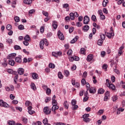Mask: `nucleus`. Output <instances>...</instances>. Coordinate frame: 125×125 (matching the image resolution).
Masks as SVG:
<instances>
[{"label":"nucleus","mask_w":125,"mask_h":125,"mask_svg":"<svg viewBox=\"0 0 125 125\" xmlns=\"http://www.w3.org/2000/svg\"><path fill=\"white\" fill-rule=\"evenodd\" d=\"M42 123L44 125L48 124V120H47V118H44L42 121Z\"/></svg>","instance_id":"7c9ffc66"},{"label":"nucleus","mask_w":125,"mask_h":125,"mask_svg":"<svg viewBox=\"0 0 125 125\" xmlns=\"http://www.w3.org/2000/svg\"><path fill=\"white\" fill-rule=\"evenodd\" d=\"M63 105L65 109H68L69 108V104H68V102H67V101L64 102Z\"/></svg>","instance_id":"72a5a7b5"},{"label":"nucleus","mask_w":125,"mask_h":125,"mask_svg":"<svg viewBox=\"0 0 125 125\" xmlns=\"http://www.w3.org/2000/svg\"><path fill=\"white\" fill-rule=\"evenodd\" d=\"M27 109L28 110V113L30 114V115H33V114H34L35 111H32V109H33V107L32 106L29 105Z\"/></svg>","instance_id":"1a4fd4ad"},{"label":"nucleus","mask_w":125,"mask_h":125,"mask_svg":"<svg viewBox=\"0 0 125 125\" xmlns=\"http://www.w3.org/2000/svg\"><path fill=\"white\" fill-rule=\"evenodd\" d=\"M91 19L92 21H93L94 22H96V21H97V19H96V16L94 15H93L92 16Z\"/></svg>","instance_id":"c756f323"},{"label":"nucleus","mask_w":125,"mask_h":125,"mask_svg":"<svg viewBox=\"0 0 125 125\" xmlns=\"http://www.w3.org/2000/svg\"><path fill=\"white\" fill-rule=\"evenodd\" d=\"M69 59L70 62H74V61H75L74 57H70L69 58Z\"/></svg>","instance_id":"0e129e2a"},{"label":"nucleus","mask_w":125,"mask_h":125,"mask_svg":"<svg viewBox=\"0 0 125 125\" xmlns=\"http://www.w3.org/2000/svg\"><path fill=\"white\" fill-rule=\"evenodd\" d=\"M58 36L60 40H61V41H64V35H63V33H61L60 30H59L58 32Z\"/></svg>","instance_id":"39448f33"},{"label":"nucleus","mask_w":125,"mask_h":125,"mask_svg":"<svg viewBox=\"0 0 125 125\" xmlns=\"http://www.w3.org/2000/svg\"><path fill=\"white\" fill-rule=\"evenodd\" d=\"M15 61L17 62V63H21L22 62V59H21V57H17L15 58Z\"/></svg>","instance_id":"4468645a"},{"label":"nucleus","mask_w":125,"mask_h":125,"mask_svg":"<svg viewBox=\"0 0 125 125\" xmlns=\"http://www.w3.org/2000/svg\"><path fill=\"white\" fill-rule=\"evenodd\" d=\"M121 85H122V87L125 89V83L122 81V83H121Z\"/></svg>","instance_id":"338daca9"},{"label":"nucleus","mask_w":125,"mask_h":125,"mask_svg":"<svg viewBox=\"0 0 125 125\" xmlns=\"http://www.w3.org/2000/svg\"><path fill=\"white\" fill-rule=\"evenodd\" d=\"M93 26H94V27H95V28H97V29H98V30H99V29H100V25H97V24H96V23H95V22H94L93 23Z\"/></svg>","instance_id":"f704fd0d"},{"label":"nucleus","mask_w":125,"mask_h":125,"mask_svg":"<svg viewBox=\"0 0 125 125\" xmlns=\"http://www.w3.org/2000/svg\"><path fill=\"white\" fill-rule=\"evenodd\" d=\"M77 104V101L75 100H72L71 102V105L72 106H74Z\"/></svg>","instance_id":"a18cd8bd"},{"label":"nucleus","mask_w":125,"mask_h":125,"mask_svg":"<svg viewBox=\"0 0 125 125\" xmlns=\"http://www.w3.org/2000/svg\"><path fill=\"white\" fill-rule=\"evenodd\" d=\"M23 2L26 4H28V5L32 4V1L31 0H24Z\"/></svg>","instance_id":"412c9836"},{"label":"nucleus","mask_w":125,"mask_h":125,"mask_svg":"<svg viewBox=\"0 0 125 125\" xmlns=\"http://www.w3.org/2000/svg\"><path fill=\"white\" fill-rule=\"evenodd\" d=\"M6 29L8 31H10L12 29V26L10 24H8L6 26Z\"/></svg>","instance_id":"58836bf2"},{"label":"nucleus","mask_w":125,"mask_h":125,"mask_svg":"<svg viewBox=\"0 0 125 125\" xmlns=\"http://www.w3.org/2000/svg\"><path fill=\"white\" fill-rule=\"evenodd\" d=\"M8 124L9 125H15V122H14V121H9Z\"/></svg>","instance_id":"bf43d9fd"},{"label":"nucleus","mask_w":125,"mask_h":125,"mask_svg":"<svg viewBox=\"0 0 125 125\" xmlns=\"http://www.w3.org/2000/svg\"><path fill=\"white\" fill-rule=\"evenodd\" d=\"M42 88L44 89V90H46L48 88V87L46 85L43 84L42 86Z\"/></svg>","instance_id":"052dcab7"},{"label":"nucleus","mask_w":125,"mask_h":125,"mask_svg":"<svg viewBox=\"0 0 125 125\" xmlns=\"http://www.w3.org/2000/svg\"><path fill=\"white\" fill-rule=\"evenodd\" d=\"M14 64H15V62L14 60H9V64L11 65V66H14Z\"/></svg>","instance_id":"a878e982"},{"label":"nucleus","mask_w":125,"mask_h":125,"mask_svg":"<svg viewBox=\"0 0 125 125\" xmlns=\"http://www.w3.org/2000/svg\"><path fill=\"white\" fill-rule=\"evenodd\" d=\"M14 20H15V22H20V18H19V17L16 16V17H15Z\"/></svg>","instance_id":"de8ad7c7"},{"label":"nucleus","mask_w":125,"mask_h":125,"mask_svg":"<svg viewBox=\"0 0 125 125\" xmlns=\"http://www.w3.org/2000/svg\"><path fill=\"white\" fill-rule=\"evenodd\" d=\"M49 43L48 42H47V40L46 39H43V40H42L40 42V48L41 49H43V45H46V46H47L48 45Z\"/></svg>","instance_id":"f257e3e1"},{"label":"nucleus","mask_w":125,"mask_h":125,"mask_svg":"<svg viewBox=\"0 0 125 125\" xmlns=\"http://www.w3.org/2000/svg\"><path fill=\"white\" fill-rule=\"evenodd\" d=\"M69 75H70V72H69V71L68 70L64 71V76H65L66 77H69Z\"/></svg>","instance_id":"4c0bfd02"},{"label":"nucleus","mask_w":125,"mask_h":125,"mask_svg":"<svg viewBox=\"0 0 125 125\" xmlns=\"http://www.w3.org/2000/svg\"><path fill=\"white\" fill-rule=\"evenodd\" d=\"M52 55L53 56H54L55 57H58V56H62V52H53L52 53Z\"/></svg>","instance_id":"423d86ee"},{"label":"nucleus","mask_w":125,"mask_h":125,"mask_svg":"<svg viewBox=\"0 0 125 125\" xmlns=\"http://www.w3.org/2000/svg\"><path fill=\"white\" fill-rule=\"evenodd\" d=\"M56 125H66V124L60 122H57Z\"/></svg>","instance_id":"774afa93"},{"label":"nucleus","mask_w":125,"mask_h":125,"mask_svg":"<svg viewBox=\"0 0 125 125\" xmlns=\"http://www.w3.org/2000/svg\"><path fill=\"white\" fill-rule=\"evenodd\" d=\"M15 75V76L14 78V82L15 83H17V81H18V75H17L16 74Z\"/></svg>","instance_id":"c85d7f7f"},{"label":"nucleus","mask_w":125,"mask_h":125,"mask_svg":"<svg viewBox=\"0 0 125 125\" xmlns=\"http://www.w3.org/2000/svg\"><path fill=\"white\" fill-rule=\"evenodd\" d=\"M58 76L59 79H60V80H62V79L64 78V76L62 75V73L61 72H58Z\"/></svg>","instance_id":"4be33fe9"},{"label":"nucleus","mask_w":125,"mask_h":125,"mask_svg":"<svg viewBox=\"0 0 125 125\" xmlns=\"http://www.w3.org/2000/svg\"><path fill=\"white\" fill-rule=\"evenodd\" d=\"M89 90L90 93H95L96 92V90L93 87H90Z\"/></svg>","instance_id":"6ab92c4d"},{"label":"nucleus","mask_w":125,"mask_h":125,"mask_svg":"<svg viewBox=\"0 0 125 125\" xmlns=\"http://www.w3.org/2000/svg\"><path fill=\"white\" fill-rule=\"evenodd\" d=\"M0 107H4V108H8V104L6 102H4L3 100H0Z\"/></svg>","instance_id":"7ed1b4c3"},{"label":"nucleus","mask_w":125,"mask_h":125,"mask_svg":"<svg viewBox=\"0 0 125 125\" xmlns=\"http://www.w3.org/2000/svg\"><path fill=\"white\" fill-rule=\"evenodd\" d=\"M31 88L33 89V90H36L37 89V87H36V84H35V83H31Z\"/></svg>","instance_id":"5701e85b"},{"label":"nucleus","mask_w":125,"mask_h":125,"mask_svg":"<svg viewBox=\"0 0 125 125\" xmlns=\"http://www.w3.org/2000/svg\"><path fill=\"white\" fill-rule=\"evenodd\" d=\"M88 30H89V26L87 25H84L83 28V32H87Z\"/></svg>","instance_id":"f8f14e48"},{"label":"nucleus","mask_w":125,"mask_h":125,"mask_svg":"<svg viewBox=\"0 0 125 125\" xmlns=\"http://www.w3.org/2000/svg\"><path fill=\"white\" fill-rule=\"evenodd\" d=\"M118 99V96H113L112 97V100L113 102H115V101H117Z\"/></svg>","instance_id":"09e8293b"},{"label":"nucleus","mask_w":125,"mask_h":125,"mask_svg":"<svg viewBox=\"0 0 125 125\" xmlns=\"http://www.w3.org/2000/svg\"><path fill=\"white\" fill-rule=\"evenodd\" d=\"M86 87L87 88V90H89V89L90 88V85H89V83H86Z\"/></svg>","instance_id":"6e6d98bb"},{"label":"nucleus","mask_w":125,"mask_h":125,"mask_svg":"<svg viewBox=\"0 0 125 125\" xmlns=\"http://www.w3.org/2000/svg\"><path fill=\"white\" fill-rule=\"evenodd\" d=\"M52 103L53 106H56L57 105V104H58L57 101L55 100H53Z\"/></svg>","instance_id":"ea45409f"},{"label":"nucleus","mask_w":125,"mask_h":125,"mask_svg":"<svg viewBox=\"0 0 125 125\" xmlns=\"http://www.w3.org/2000/svg\"><path fill=\"white\" fill-rule=\"evenodd\" d=\"M89 17H88L87 16H85L83 19V24L87 25V24L89 23Z\"/></svg>","instance_id":"0eeeda50"},{"label":"nucleus","mask_w":125,"mask_h":125,"mask_svg":"<svg viewBox=\"0 0 125 125\" xmlns=\"http://www.w3.org/2000/svg\"><path fill=\"white\" fill-rule=\"evenodd\" d=\"M105 92V90L103 89V88L99 89L98 91V93L99 94H103L104 92Z\"/></svg>","instance_id":"b1692460"},{"label":"nucleus","mask_w":125,"mask_h":125,"mask_svg":"<svg viewBox=\"0 0 125 125\" xmlns=\"http://www.w3.org/2000/svg\"><path fill=\"white\" fill-rule=\"evenodd\" d=\"M23 43L24 45H26V46H28L29 45V41H23Z\"/></svg>","instance_id":"13d9d810"},{"label":"nucleus","mask_w":125,"mask_h":125,"mask_svg":"<svg viewBox=\"0 0 125 125\" xmlns=\"http://www.w3.org/2000/svg\"><path fill=\"white\" fill-rule=\"evenodd\" d=\"M42 14L44 16H46V17H48V13L47 12L42 11Z\"/></svg>","instance_id":"49530a36"},{"label":"nucleus","mask_w":125,"mask_h":125,"mask_svg":"<svg viewBox=\"0 0 125 125\" xmlns=\"http://www.w3.org/2000/svg\"><path fill=\"white\" fill-rule=\"evenodd\" d=\"M22 121L24 124H27V123H28V119L25 117H22Z\"/></svg>","instance_id":"37998d69"},{"label":"nucleus","mask_w":125,"mask_h":125,"mask_svg":"<svg viewBox=\"0 0 125 125\" xmlns=\"http://www.w3.org/2000/svg\"><path fill=\"white\" fill-rule=\"evenodd\" d=\"M49 68H51V69H54L55 68V65L53 63H49Z\"/></svg>","instance_id":"e433bc0d"},{"label":"nucleus","mask_w":125,"mask_h":125,"mask_svg":"<svg viewBox=\"0 0 125 125\" xmlns=\"http://www.w3.org/2000/svg\"><path fill=\"white\" fill-rule=\"evenodd\" d=\"M31 105V102L29 101H27L25 102V105L26 106H30Z\"/></svg>","instance_id":"69168bd1"},{"label":"nucleus","mask_w":125,"mask_h":125,"mask_svg":"<svg viewBox=\"0 0 125 125\" xmlns=\"http://www.w3.org/2000/svg\"><path fill=\"white\" fill-rule=\"evenodd\" d=\"M18 29L19 30H24V25L20 24V25H19Z\"/></svg>","instance_id":"8fccbe9b"},{"label":"nucleus","mask_w":125,"mask_h":125,"mask_svg":"<svg viewBox=\"0 0 125 125\" xmlns=\"http://www.w3.org/2000/svg\"><path fill=\"white\" fill-rule=\"evenodd\" d=\"M100 36L101 40H102L103 41H104L105 40V39L106 38V36H105V35L104 34L101 33Z\"/></svg>","instance_id":"cd10ccee"},{"label":"nucleus","mask_w":125,"mask_h":125,"mask_svg":"<svg viewBox=\"0 0 125 125\" xmlns=\"http://www.w3.org/2000/svg\"><path fill=\"white\" fill-rule=\"evenodd\" d=\"M98 45H102L103 44V40L102 39H100L98 41Z\"/></svg>","instance_id":"473e14b6"},{"label":"nucleus","mask_w":125,"mask_h":125,"mask_svg":"<svg viewBox=\"0 0 125 125\" xmlns=\"http://www.w3.org/2000/svg\"><path fill=\"white\" fill-rule=\"evenodd\" d=\"M14 48L15 50H19L20 49H21V47L19 45H16L14 46Z\"/></svg>","instance_id":"79ce46f5"},{"label":"nucleus","mask_w":125,"mask_h":125,"mask_svg":"<svg viewBox=\"0 0 125 125\" xmlns=\"http://www.w3.org/2000/svg\"><path fill=\"white\" fill-rule=\"evenodd\" d=\"M58 109H59V106L57 105H53L52 107V110H58Z\"/></svg>","instance_id":"c9c22d12"},{"label":"nucleus","mask_w":125,"mask_h":125,"mask_svg":"<svg viewBox=\"0 0 125 125\" xmlns=\"http://www.w3.org/2000/svg\"><path fill=\"white\" fill-rule=\"evenodd\" d=\"M6 72L8 73L9 74H12L13 75H15L16 74H17V72L16 71H14L12 69L10 68H8L6 70Z\"/></svg>","instance_id":"9d476101"},{"label":"nucleus","mask_w":125,"mask_h":125,"mask_svg":"<svg viewBox=\"0 0 125 125\" xmlns=\"http://www.w3.org/2000/svg\"><path fill=\"white\" fill-rule=\"evenodd\" d=\"M85 51V49H84V48H82L80 50V52L82 54H84Z\"/></svg>","instance_id":"603ef678"},{"label":"nucleus","mask_w":125,"mask_h":125,"mask_svg":"<svg viewBox=\"0 0 125 125\" xmlns=\"http://www.w3.org/2000/svg\"><path fill=\"white\" fill-rule=\"evenodd\" d=\"M52 26L55 30H56V29H57V27L58 25H57V21H53Z\"/></svg>","instance_id":"ddd939ff"},{"label":"nucleus","mask_w":125,"mask_h":125,"mask_svg":"<svg viewBox=\"0 0 125 125\" xmlns=\"http://www.w3.org/2000/svg\"><path fill=\"white\" fill-rule=\"evenodd\" d=\"M103 11L104 13H105V14H108V10H107V8H104L103 10Z\"/></svg>","instance_id":"680f3d73"},{"label":"nucleus","mask_w":125,"mask_h":125,"mask_svg":"<svg viewBox=\"0 0 125 125\" xmlns=\"http://www.w3.org/2000/svg\"><path fill=\"white\" fill-rule=\"evenodd\" d=\"M16 56V53H12L9 54L7 57V59H9V60H12V59H14L15 57Z\"/></svg>","instance_id":"6e6552de"},{"label":"nucleus","mask_w":125,"mask_h":125,"mask_svg":"<svg viewBox=\"0 0 125 125\" xmlns=\"http://www.w3.org/2000/svg\"><path fill=\"white\" fill-rule=\"evenodd\" d=\"M50 100H51V99H50V97H47L46 98V99L45 100V103H47L49 102V101H50Z\"/></svg>","instance_id":"3c124183"},{"label":"nucleus","mask_w":125,"mask_h":125,"mask_svg":"<svg viewBox=\"0 0 125 125\" xmlns=\"http://www.w3.org/2000/svg\"><path fill=\"white\" fill-rule=\"evenodd\" d=\"M69 6V4L65 3L62 5L63 8H67Z\"/></svg>","instance_id":"e2e57ef3"},{"label":"nucleus","mask_w":125,"mask_h":125,"mask_svg":"<svg viewBox=\"0 0 125 125\" xmlns=\"http://www.w3.org/2000/svg\"><path fill=\"white\" fill-rule=\"evenodd\" d=\"M24 41L26 42H30L31 41V38L28 35H26L24 38Z\"/></svg>","instance_id":"f3484780"},{"label":"nucleus","mask_w":125,"mask_h":125,"mask_svg":"<svg viewBox=\"0 0 125 125\" xmlns=\"http://www.w3.org/2000/svg\"><path fill=\"white\" fill-rule=\"evenodd\" d=\"M108 87L110 89H112V90H115V89H116V87L113 84H109Z\"/></svg>","instance_id":"a211bd4d"},{"label":"nucleus","mask_w":125,"mask_h":125,"mask_svg":"<svg viewBox=\"0 0 125 125\" xmlns=\"http://www.w3.org/2000/svg\"><path fill=\"white\" fill-rule=\"evenodd\" d=\"M43 112L45 115H49L51 113V110L49 109V107L46 106L43 108Z\"/></svg>","instance_id":"20e7f679"},{"label":"nucleus","mask_w":125,"mask_h":125,"mask_svg":"<svg viewBox=\"0 0 125 125\" xmlns=\"http://www.w3.org/2000/svg\"><path fill=\"white\" fill-rule=\"evenodd\" d=\"M67 55H72V54H73V51L71 49L69 50L67 52Z\"/></svg>","instance_id":"864d4df0"},{"label":"nucleus","mask_w":125,"mask_h":125,"mask_svg":"<svg viewBox=\"0 0 125 125\" xmlns=\"http://www.w3.org/2000/svg\"><path fill=\"white\" fill-rule=\"evenodd\" d=\"M108 3V0H104L103 1V6L105 7L107 6V4Z\"/></svg>","instance_id":"bb28decb"},{"label":"nucleus","mask_w":125,"mask_h":125,"mask_svg":"<svg viewBox=\"0 0 125 125\" xmlns=\"http://www.w3.org/2000/svg\"><path fill=\"white\" fill-rule=\"evenodd\" d=\"M32 78L33 80H38L39 79V75L37 73H33Z\"/></svg>","instance_id":"dca6fc26"},{"label":"nucleus","mask_w":125,"mask_h":125,"mask_svg":"<svg viewBox=\"0 0 125 125\" xmlns=\"http://www.w3.org/2000/svg\"><path fill=\"white\" fill-rule=\"evenodd\" d=\"M115 34H114V31L113 30V27H111L110 28V33H107L106 34V36L108 39H112V37H114Z\"/></svg>","instance_id":"f03ea898"},{"label":"nucleus","mask_w":125,"mask_h":125,"mask_svg":"<svg viewBox=\"0 0 125 125\" xmlns=\"http://www.w3.org/2000/svg\"><path fill=\"white\" fill-rule=\"evenodd\" d=\"M71 20H75V15L74 13H70L69 14Z\"/></svg>","instance_id":"393cba45"},{"label":"nucleus","mask_w":125,"mask_h":125,"mask_svg":"<svg viewBox=\"0 0 125 125\" xmlns=\"http://www.w3.org/2000/svg\"><path fill=\"white\" fill-rule=\"evenodd\" d=\"M83 121L84 122H85V123H89V122H90V119H89V118H85L84 119H83Z\"/></svg>","instance_id":"4d7b16f0"},{"label":"nucleus","mask_w":125,"mask_h":125,"mask_svg":"<svg viewBox=\"0 0 125 125\" xmlns=\"http://www.w3.org/2000/svg\"><path fill=\"white\" fill-rule=\"evenodd\" d=\"M78 108H79V106H78V105L75 104L74 105H72V108L73 111H75V110H77Z\"/></svg>","instance_id":"a19ab883"},{"label":"nucleus","mask_w":125,"mask_h":125,"mask_svg":"<svg viewBox=\"0 0 125 125\" xmlns=\"http://www.w3.org/2000/svg\"><path fill=\"white\" fill-rule=\"evenodd\" d=\"M81 83L83 85H84V84H85L86 83V81H85V80L84 79H83L81 81Z\"/></svg>","instance_id":"5fc2aeb1"},{"label":"nucleus","mask_w":125,"mask_h":125,"mask_svg":"<svg viewBox=\"0 0 125 125\" xmlns=\"http://www.w3.org/2000/svg\"><path fill=\"white\" fill-rule=\"evenodd\" d=\"M88 117H89V114H87L83 115L82 116V118L84 120V119H86V118H88Z\"/></svg>","instance_id":"c03bdc74"},{"label":"nucleus","mask_w":125,"mask_h":125,"mask_svg":"<svg viewBox=\"0 0 125 125\" xmlns=\"http://www.w3.org/2000/svg\"><path fill=\"white\" fill-rule=\"evenodd\" d=\"M92 59H93V55L90 54L87 56V61L88 62H90V61H91V60H92Z\"/></svg>","instance_id":"9b49d317"},{"label":"nucleus","mask_w":125,"mask_h":125,"mask_svg":"<svg viewBox=\"0 0 125 125\" xmlns=\"http://www.w3.org/2000/svg\"><path fill=\"white\" fill-rule=\"evenodd\" d=\"M46 93L47 95H49V94H51V89H50V88H48L46 90Z\"/></svg>","instance_id":"2f4dec72"},{"label":"nucleus","mask_w":125,"mask_h":125,"mask_svg":"<svg viewBox=\"0 0 125 125\" xmlns=\"http://www.w3.org/2000/svg\"><path fill=\"white\" fill-rule=\"evenodd\" d=\"M79 39V37L78 36H75V38L73 39L71 42V43H75V42H77L78 40Z\"/></svg>","instance_id":"aec40b11"},{"label":"nucleus","mask_w":125,"mask_h":125,"mask_svg":"<svg viewBox=\"0 0 125 125\" xmlns=\"http://www.w3.org/2000/svg\"><path fill=\"white\" fill-rule=\"evenodd\" d=\"M18 73L19 75H23V74H24V69L19 68L18 70Z\"/></svg>","instance_id":"2eb2a0df"}]
</instances>
